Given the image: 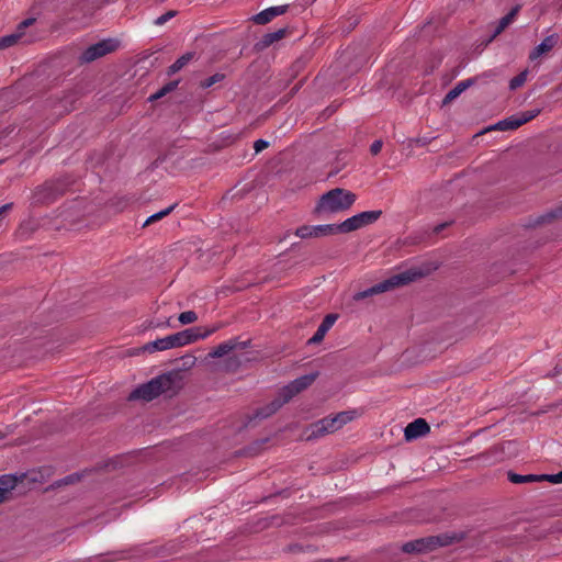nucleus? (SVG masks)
<instances>
[{
	"label": "nucleus",
	"mask_w": 562,
	"mask_h": 562,
	"mask_svg": "<svg viewBox=\"0 0 562 562\" xmlns=\"http://www.w3.org/2000/svg\"><path fill=\"white\" fill-rule=\"evenodd\" d=\"M182 389V375L180 370L165 372L150 381L138 385L127 396L128 401L142 400L150 402L161 394L175 396Z\"/></svg>",
	"instance_id": "obj_1"
},
{
	"label": "nucleus",
	"mask_w": 562,
	"mask_h": 562,
	"mask_svg": "<svg viewBox=\"0 0 562 562\" xmlns=\"http://www.w3.org/2000/svg\"><path fill=\"white\" fill-rule=\"evenodd\" d=\"M357 195L342 188H334L322 194L312 211L316 217L348 211L356 202Z\"/></svg>",
	"instance_id": "obj_2"
},
{
	"label": "nucleus",
	"mask_w": 562,
	"mask_h": 562,
	"mask_svg": "<svg viewBox=\"0 0 562 562\" xmlns=\"http://www.w3.org/2000/svg\"><path fill=\"white\" fill-rule=\"evenodd\" d=\"M425 276L424 271L419 268H412L401 273L394 274L382 282L372 285L363 291L356 292L352 295L355 302H359L373 295H378L387 291H392L396 288L407 285L414 281L422 279Z\"/></svg>",
	"instance_id": "obj_3"
},
{
	"label": "nucleus",
	"mask_w": 562,
	"mask_h": 562,
	"mask_svg": "<svg viewBox=\"0 0 562 562\" xmlns=\"http://www.w3.org/2000/svg\"><path fill=\"white\" fill-rule=\"evenodd\" d=\"M465 537L464 532L441 533L408 541L402 546V551L407 554H422L434 551L439 547L460 542Z\"/></svg>",
	"instance_id": "obj_4"
},
{
	"label": "nucleus",
	"mask_w": 562,
	"mask_h": 562,
	"mask_svg": "<svg viewBox=\"0 0 562 562\" xmlns=\"http://www.w3.org/2000/svg\"><path fill=\"white\" fill-rule=\"evenodd\" d=\"M69 177L49 180L35 188L32 195L33 205H44L53 203L56 199L64 195L72 184Z\"/></svg>",
	"instance_id": "obj_5"
},
{
	"label": "nucleus",
	"mask_w": 562,
	"mask_h": 562,
	"mask_svg": "<svg viewBox=\"0 0 562 562\" xmlns=\"http://www.w3.org/2000/svg\"><path fill=\"white\" fill-rule=\"evenodd\" d=\"M221 325L212 328L192 327L182 331L169 335L171 348L182 347L192 344L199 339H204L215 333Z\"/></svg>",
	"instance_id": "obj_6"
},
{
	"label": "nucleus",
	"mask_w": 562,
	"mask_h": 562,
	"mask_svg": "<svg viewBox=\"0 0 562 562\" xmlns=\"http://www.w3.org/2000/svg\"><path fill=\"white\" fill-rule=\"evenodd\" d=\"M382 215L381 210L374 211H364L358 213L339 224L341 234L351 233L353 231L360 229L364 226L373 224L376 222Z\"/></svg>",
	"instance_id": "obj_7"
},
{
	"label": "nucleus",
	"mask_w": 562,
	"mask_h": 562,
	"mask_svg": "<svg viewBox=\"0 0 562 562\" xmlns=\"http://www.w3.org/2000/svg\"><path fill=\"white\" fill-rule=\"evenodd\" d=\"M319 372L315 371L305 375H302L292 382H290L288 385L283 386L279 395L282 397V400L285 402H290L296 394L301 393L302 391L306 390L308 386H311L314 381L318 378Z\"/></svg>",
	"instance_id": "obj_8"
},
{
	"label": "nucleus",
	"mask_w": 562,
	"mask_h": 562,
	"mask_svg": "<svg viewBox=\"0 0 562 562\" xmlns=\"http://www.w3.org/2000/svg\"><path fill=\"white\" fill-rule=\"evenodd\" d=\"M336 234H341L339 224L302 225L295 231V235L302 239L321 238Z\"/></svg>",
	"instance_id": "obj_9"
},
{
	"label": "nucleus",
	"mask_w": 562,
	"mask_h": 562,
	"mask_svg": "<svg viewBox=\"0 0 562 562\" xmlns=\"http://www.w3.org/2000/svg\"><path fill=\"white\" fill-rule=\"evenodd\" d=\"M285 404V402L282 400V397L280 395H278L273 401H271L269 404L262 406V407H259L257 408L254 414H250V415H246L245 416V422L243 424V426L240 427L239 430H243L249 426H254L252 423L255 420H262V419H266L270 416H272L273 414H276L283 405Z\"/></svg>",
	"instance_id": "obj_10"
},
{
	"label": "nucleus",
	"mask_w": 562,
	"mask_h": 562,
	"mask_svg": "<svg viewBox=\"0 0 562 562\" xmlns=\"http://www.w3.org/2000/svg\"><path fill=\"white\" fill-rule=\"evenodd\" d=\"M117 44L113 40H103L90 45L79 57L81 64L91 63L115 50Z\"/></svg>",
	"instance_id": "obj_11"
},
{
	"label": "nucleus",
	"mask_w": 562,
	"mask_h": 562,
	"mask_svg": "<svg viewBox=\"0 0 562 562\" xmlns=\"http://www.w3.org/2000/svg\"><path fill=\"white\" fill-rule=\"evenodd\" d=\"M339 429L338 425L336 424V419L334 416H327L324 417L315 423H312L307 431L310 434L306 436V440H314L319 437H323L327 434H333Z\"/></svg>",
	"instance_id": "obj_12"
},
{
	"label": "nucleus",
	"mask_w": 562,
	"mask_h": 562,
	"mask_svg": "<svg viewBox=\"0 0 562 562\" xmlns=\"http://www.w3.org/2000/svg\"><path fill=\"white\" fill-rule=\"evenodd\" d=\"M429 431L430 427L426 419L417 418L405 427L404 437L406 441H412L426 436Z\"/></svg>",
	"instance_id": "obj_13"
},
{
	"label": "nucleus",
	"mask_w": 562,
	"mask_h": 562,
	"mask_svg": "<svg viewBox=\"0 0 562 562\" xmlns=\"http://www.w3.org/2000/svg\"><path fill=\"white\" fill-rule=\"evenodd\" d=\"M289 9V5L270 7L251 16V21L258 25H265L272 21L276 16L284 14Z\"/></svg>",
	"instance_id": "obj_14"
},
{
	"label": "nucleus",
	"mask_w": 562,
	"mask_h": 562,
	"mask_svg": "<svg viewBox=\"0 0 562 562\" xmlns=\"http://www.w3.org/2000/svg\"><path fill=\"white\" fill-rule=\"evenodd\" d=\"M338 315L337 314H327L324 319L322 321L321 325L318 326L315 334L307 340V345H316L323 341L326 333L331 328V326L337 321Z\"/></svg>",
	"instance_id": "obj_15"
},
{
	"label": "nucleus",
	"mask_w": 562,
	"mask_h": 562,
	"mask_svg": "<svg viewBox=\"0 0 562 562\" xmlns=\"http://www.w3.org/2000/svg\"><path fill=\"white\" fill-rule=\"evenodd\" d=\"M562 218V205L558 206L549 212H546L542 215H539L535 218H529L528 223L525 225L526 227H538L544 224L552 223L554 220Z\"/></svg>",
	"instance_id": "obj_16"
},
{
	"label": "nucleus",
	"mask_w": 562,
	"mask_h": 562,
	"mask_svg": "<svg viewBox=\"0 0 562 562\" xmlns=\"http://www.w3.org/2000/svg\"><path fill=\"white\" fill-rule=\"evenodd\" d=\"M288 27L280 29L276 32L265 34L254 46L256 52H262L273 43L282 40L288 34Z\"/></svg>",
	"instance_id": "obj_17"
},
{
	"label": "nucleus",
	"mask_w": 562,
	"mask_h": 562,
	"mask_svg": "<svg viewBox=\"0 0 562 562\" xmlns=\"http://www.w3.org/2000/svg\"><path fill=\"white\" fill-rule=\"evenodd\" d=\"M476 81V78H469L467 80L460 81L452 88L443 98L442 106L449 104L454 99H457L464 90L473 86Z\"/></svg>",
	"instance_id": "obj_18"
},
{
	"label": "nucleus",
	"mask_w": 562,
	"mask_h": 562,
	"mask_svg": "<svg viewBox=\"0 0 562 562\" xmlns=\"http://www.w3.org/2000/svg\"><path fill=\"white\" fill-rule=\"evenodd\" d=\"M558 43V37L555 35L547 36L538 46L533 48L530 53L529 58L531 60L537 59L542 54L550 52Z\"/></svg>",
	"instance_id": "obj_19"
},
{
	"label": "nucleus",
	"mask_w": 562,
	"mask_h": 562,
	"mask_svg": "<svg viewBox=\"0 0 562 562\" xmlns=\"http://www.w3.org/2000/svg\"><path fill=\"white\" fill-rule=\"evenodd\" d=\"M195 53L188 52L180 56L172 65L167 68V76H173L179 72L182 68H184L192 59H194Z\"/></svg>",
	"instance_id": "obj_20"
},
{
	"label": "nucleus",
	"mask_w": 562,
	"mask_h": 562,
	"mask_svg": "<svg viewBox=\"0 0 562 562\" xmlns=\"http://www.w3.org/2000/svg\"><path fill=\"white\" fill-rule=\"evenodd\" d=\"M518 127H520L518 116L513 115L487 127L485 131H514Z\"/></svg>",
	"instance_id": "obj_21"
},
{
	"label": "nucleus",
	"mask_w": 562,
	"mask_h": 562,
	"mask_svg": "<svg viewBox=\"0 0 562 562\" xmlns=\"http://www.w3.org/2000/svg\"><path fill=\"white\" fill-rule=\"evenodd\" d=\"M19 479L15 475L4 474L0 476V492L3 490V497L8 501L11 495V491L16 486Z\"/></svg>",
	"instance_id": "obj_22"
},
{
	"label": "nucleus",
	"mask_w": 562,
	"mask_h": 562,
	"mask_svg": "<svg viewBox=\"0 0 562 562\" xmlns=\"http://www.w3.org/2000/svg\"><path fill=\"white\" fill-rule=\"evenodd\" d=\"M238 345L231 340H227L225 342L220 344L217 347H215L210 353V358H222L226 355H228L231 351L237 350Z\"/></svg>",
	"instance_id": "obj_23"
},
{
	"label": "nucleus",
	"mask_w": 562,
	"mask_h": 562,
	"mask_svg": "<svg viewBox=\"0 0 562 562\" xmlns=\"http://www.w3.org/2000/svg\"><path fill=\"white\" fill-rule=\"evenodd\" d=\"M167 349H171L169 336L147 342L143 347V350L147 352L164 351Z\"/></svg>",
	"instance_id": "obj_24"
},
{
	"label": "nucleus",
	"mask_w": 562,
	"mask_h": 562,
	"mask_svg": "<svg viewBox=\"0 0 562 562\" xmlns=\"http://www.w3.org/2000/svg\"><path fill=\"white\" fill-rule=\"evenodd\" d=\"M507 476L508 480L515 484L540 482L539 474L522 475L514 472H508Z\"/></svg>",
	"instance_id": "obj_25"
},
{
	"label": "nucleus",
	"mask_w": 562,
	"mask_h": 562,
	"mask_svg": "<svg viewBox=\"0 0 562 562\" xmlns=\"http://www.w3.org/2000/svg\"><path fill=\"white\" fill-rule=\"evenodd\" d=\"M23 37V32H14L0 38V49H5L19 43Z\"/></svg>",
	"instance_id": "obj_26"
},
{
	"label": "nucleus",
	"mask_w": 562,
	"mask_h": 562,
	"mask_svg": "<svg viewBox=\"0 0 562 562\" xmlns=\"http://www.w3.org/2000/svg\"><path fill=\"white\" fill-rule=\"evenodd\" d=\"M357 416V412L355 409L352 411H344L338 414H336L334 417L336 419V424L338 425L339 429L345 426L347 423L355 419Z\"/></svg>",
	"instance_id": "obj_27"
},
{
	"label": "nucleus",
	"mask_w": 562,
	"mask_h": 562,
	"mask_svg": "<svg viewBox=\"0 0 562 562\" xmlns=\"http://www.w3.org/2000/svg\"><path fill=\"white\" fill-rule=\"evenodd\" d=\"M83 476V474L81 473H72V474H69L67 476H65L64 479H60L56 482H54L49 488H56V487H60L63 485H70V484H75L77 482H79L81 480V477Z\"/></svg>",
	"instance_id": "obj_28"
},
{
	"label": "nucleus",
	"mask_w": 562,
	"mask_h": 562,
	"mask_svg": "<svg viewBox=\"0 0 562 562\" xmlns=\"http://www.w3.org/2000/svg\"><path fill=\"white\" fill-rule=\"evenodd\" d=\"M512 21L507 18V15L503 16L497 26L495 27L492 35L486 40L485 45H488L496 36H498L509 24Z\"/></svg>",
	"instance_id": "obj_29"
},
{
	"label": "nucleus",
	"mask_w": 562,
	"mask_h": 562,
	"mask_svg": "<svg viewBox=\"0 0 562 562\" xmlns=\"http://www.w3.org/2000/svg\"><path fill=\"white\" fill-rule=\"evenodd\" d=\"M250 191V189H240V190H236L235 188L233 189H229L228 191H226L222 198V201H226V200H241L248 192Z\"/></svg>",
	"instance_id": "obj_30"
},
{
	"label": "nucleus",
	"mask_w": 562,
	"mask_h": 562,
	"mask_svg": "<svg viewBox=\"0 0 562 562\" xmlns=\"http://www.w3.org/2000/svg\"><path fill=\"white\" fill-rule=\"evenodd\" d=\"M269 439L266 438L263 440H259V441H255L254 443H251L250 446H248L247 448L240 450L238 453L240 456H255L257 453H259L260 449H261V446L263 443H266Z\"/></svg>",
	"instance_id": "obj_31"
},
{
	"label": "nucleus",
	"mask_w": 562,
	"mask_h": 562,
	"mask_svg": "<svg viewBox=\"0 0 562 562\" xmlns=\"http://www.w3.org/2000/svg\"><path fill=\"white\" fill-rule=\"evenodd\" d=\"M176 206H177V204H172L171 206H169V207H167V209H165V210H162L160 212H157V213L153 214L151 216H149L145 221L143 226L145 227V226H147V225H149V224H151V223H154L156 221H159V220L164 218L165 216L169 215L173 211V209Z\"/></svg>",
	"instance_id": "obj_32"
},
{
	"label": "nucleus",
	"mask_w": 562,
	"mask_h": 562,
	"mask_svg": "<svg viewBox=\"0 0 562 562\" xmlns=\"http://www.w3.org/2000/svg\"><path fill=\"white\" fill-rule=\"evenodd\" d=\"M541 110L540 109H533V110H529V111H525L522 113H520L518 116V122H519V125H524L526 123H528L529 121L533 120L535 117H537L539 114H540Z\"/></svg>",
	"instance_id": "obj_33"
},
{
	"label": "nucleus",
	"mask_w": 562,
	"mask_h": 562,
	"mask_svg": "<svg viewBox=\"0 0 562 562\" xmlns=\"http://www.w3.org/2000/svg\"><path fill=\"white\" fill-rule=\"evenodd\" d=\"M224 78H225L224 74L216 72L213 76L202 80L200 82V88L207 89V88L212 87L213 85L224 80Z\"/></svg>",
	"instance_id": "obj_34"
},
{
	"label": "nucleus",
	"mask_w": 562,
	"mask_h": 562,
	"mask_svg": "<svg viewBox=\"0 0 562 562\" xmlns=\"http://www.w3.org/2000/svg\"><path fill=\"white\" fill-rule=\"evenodd\" d=\"M527 74H528V71L524 70L520 74H518L517 76H515L514 78H512L509 81V89L516 90L519 87H521L527 80Z\"/></svg>",
	"instance_id": "obj_35"
},
{
	"label": "nucleus",
	"mask_w": 562,
	"mask_h": 562,
	"mask_svg": "<svg viewBox=\"0 0 562 562\" xmlns=\"http://www.w3.org/2000/svg\"><path fill=\"white\" fill-rule=\"evenodd\" d=\"M198 319V315L194 311H187L179 315L178 321L182 325L194 323Z\"/></svg>",
	"instance_id": "obj_36"
},
{
	"label": "nucleus",
	"mask_w": 562,
	"mask_h": 562,
	"mask_svg": "<svg viewBox=\"0 0 562 562\" xmlns=\"http://www.w3.org/2000/svg\"><path fill=\"white\" fill-rule=\"evenodd\" d=\"M106 157L103 153H93L90 157L88 162L92 168H97L99 166H102L105 161Z\"/></svg>",
	"instance_id": "obj_37"
},
{
	"label": "nucleus",
	"mask_w": 562,
	"mask_h": 562,
	"mask_svg": "<svg viewBox=\"0 0 562 562\" xmlns=\"http://www.w3.org/2000/svg\"><path fill=\"white\" fill-rule=\"evenodd\" d=\"M540 482H550L553 484L562 483V470L557 474H539Z\"/></svg>",
	"instance_id": "obj_38"
},
{
	"label": "nucleus",
	"mask_w": 562,
	"mask_h": 562,
	"mask_svg": "<svg viewBox=\"0 0 562 562\" xmlns=\"http://www.w3.org/2000/svg\"><path fill=\"white\" fill-rule=\"evenodd\" d=\"M178 14V11L176 10H169L167 11L165 14L158 16L156 20H155V24L156 25H162L165 24L166 22H168L169 20H171L172 18H175L176 15Z\"/></svg>",
	"instance_id": "obj_39"
},
{
	"label": "nucleus",
	"mask_w": 562,
	"mask_h": 562,
	"mask_svg": "<svg viewBox=\"0 0 562 562\" xmlns=\"http://www.w3.org/2000/svg\"><path fill=\"white\" fill-rule=\"evenodd\" d=\"M179 83H180V79H176V80L169 81L164 87H161L160 89H161L164 95L175 91L178 88Z\"/></svg>",
	"instance_id": "obj_40"
},
{
	"label": "nucleus",
	"mask_w": 562,
	"mask_h": 562,
	"mask_svg": "<svg viewBox=\"0 0 562 562\" xmlns=\"http://www.w3.org/2000/svg\"><path fill=\"white\" fill-rule=\"evenodd\" d=\"M179 83H180V79H176V80L169 81L164 87H161L160 89H161L164 95L175 91L178 88Z\"/></svg>",
	"instance_id": "obj_41"
},
{
	"label": "nucleus",
	"mask_w": 562,
	"mask_h": 562,
	"mask_svg": "<svg viewBox=\"0 0 562 562\" xmlns=\"http://www.w3.org/2000/svg\"><path fill=\"white\" fill-rule=\"evenodd\" d=\"M179 83H180V79H176V80L169 81L164 87H161L160 89H161L164 95L175 91L178 88Z\"/></svg>",
	"instance_id": "obj_42"
},
{
	"label": "nucleus",
	"mask_w": 562,
	"mask_h": 562,
	"mask_svg": "<svg viewBox=\"0 0 562 562\" xmlns=\"http://www.w3.org/2000/svg\"><path fill=\"white\" fill-rule=\"evenodd\" d=\"M285 551L289 553H301L304 552V544L301 543H290L286 546Z\"/></svg>",
	"instance_id": "obj_43"
},
{
	"label": "nucleus",
	"mask_w": 562,
	"mask_h": 562,
	"mask_svg": "<svg viewBox=\"0 0 562 562\" xmlns=\"http://www.w3.org/2000/svg\"><path fill=\"white\" fill-rule=\"evenodd\" d=\"M35 22V19L34 18H27L25 19L24 21L20 22L18 27H16V32H23L24 33V30L26 27H29L30 25H32L33 23Z\"/></svg>",
	"instance_id": "obj_44"
},
{
	"label": "nucleus",
	"mask_w": 562,
	"mask_h": 562,
	"mask_svg": "<svg viewBox=\"0 0 562 562\" xmlns=\"http://www.w3.org/2000/svg\"><path fill=\"white\" fill-rule=\"evenodd\" d=\"M269 146V143L265 139H257L254 144V149L256 153H260Z\"/></svg>",
	"instance_id": "obj_45"
},
{
	"label": "nucleus",
	"mask_w": 562,
	"mask_h": 562,
	"mask_svg": "<svg viewBox=\"0 0 562 562\" xmlns=\"http://www.w3.org/2000/svg\"><path fill=\"white\" fill-rule=\"evenodd\" d=\"M382 146H383L382 140H380V139L374 140V142L372 143V145L370 146V153H371L372 155H378V154L381 151Z\"/></svg>",
	"instance_id": "obj_46"
},
{
	"label": "nucleus",
	"mask_w": 562,
	"mask_h": 562,
	"mask_svg": "<svg viewBox=\"0 0 562 562\" xmlns=\"http://www.w3.org/2000/svg\"><path fill=\"white\" fill-rule=\"evenodd\" d=\"M79 98V93L77 91H71L69 92L67 95H65L64 98V102L67 104V103H72L75 102L77 99Z\"/></svg>",
	"instance_id": "obj_47"
},
{
	"label": "nucleus",
	"mask_w": 562,
	"mask_h": 562,
	"mask_svg": "<svg viewBox=\"0 0 562 562\" xmlns=\"http://www.w3.org/2000/svg\"><path fill=\"white\" fill-rule=\"evenodd\" d=\"M561 404H562V401H561V402H558V403L550 404V405H548L546 408H543V409H541V411L537 412L535 415H541V414H544V413H547V412H549V411L555 409V408H558Z\"/></svg>",
	"instance_id": "obj_48"
},
{
	"label": "nucleus",
	"mask_w": 562,
	"mask_h": 562,
	"mask_svg": "<svg viewBox=\"0 0 562 562\" xmlns=\"http://www.w3.org/2000/svg\"><path fill=\"white\" fill-rule=\"evenodd\" d=\"M521 5L520 4H517L515 5L506 15L507 18L513 22L515 16L518 14L519 10H520Z\"/></svg>",
	"instance_id": "obj_49"
},
{
	"label": "nucleus",
	"mask_w": 562,
	"mask_h": 562,
	"mask_svg": "<svg viewBox=\"0 0 562 562\" xmlns=\"http://www.w3.org/2000/svg\"><path fill=\"white\" fill-rule=\"evenodd\" d=\"M521 5L520 4H517L515 5L506 15L507 18L513 22L515 16L518 14L519 10H520Z\"/></svg>",
	"instance_id": "obj_50"
},
{
	"label": "nucleus",
	"mask_w": 562,
	"mask_h": 562,
	"mask_svg": "<svg viewBox=\"0 0 562 562\" xmlns=\"http://www.w3.org/2000/svg\"><path fill=\"white\" fill-rule=\"evenodd\" d=\"M521 5L520 4H517L515 5L506 15L507 18L513 22L515 16L518 14L519 10H520Z\"/></svg>",
	"instance_id": "obj_51"
},
{
	"label": "nucleus",
	"mask_w": 562,
	"mask_h": 562,
	"mask_svg": "<svg viewBox=\"0 0 562 562\" xmlns=\"http://www.w3.org/2000/svg\"><path fill=\"white\" fill-rule=\"evenodd\" d=\"M232 341L235 342L236 345H238L237 349H241V350L250 347V344H251L250 340L239 341L238 338H234V339H232Z\"/></svg>",
	"instance_id": "obj_52"
},
{
	"label": "nucleus",
	"mask_w": 562,
	"mask_h": 562,
	"mask_svg": "<svg viewBox=\"0 0 562 562\" xmlns=\"http://www.w3.org/2000/svg\"><path fill=\"white\" fill-rule=\"evenodd\" d=\"M562 372V367L560 363H558L553 370L548 374L549 378H555Z\"/></svg>",
	"instance_id": "obj_53"
},
{
	"label": "nucleus",
	"mask_w": 562,
	"mask_h": 562,
	"mask_svg": "<svg viewBox=\"0 0 562 562\" xmlns=\"http://www.w3.org/2000/svg\"><path fill=\"white\" fill-rule=\"evenodd\" d=\"M450 225L449 222H445V223H441V224H438L434 227V233L435 234H439L441 233L445 228H447L448 226Z\"/></svg>",
	"instance_id": "obj_54"
},
{
	"label": "nucleus",
	"mask_w": 562,
	"mask_h": 562,
	"mask_svg": "<svg viewBox=\"0 0 562 562\" xmlns=\"http://www.w3.org/2000/svg\"><path fill=\"white\" fill-rule=\"evenodd\" d=\"M305 61L303 60V58H299L294 61L293 64V68H295L296 70L301 69L303 66H304Z\"/></svg>",
	"instance_id": "obj_55"
},
{
	"label": "nucleus",
	"mask_w": 562,
	"mask_h": 562,
	"mask_svg": "<svg viewBox=\"0 0 562 562\" xmlns=\"http://www.w3.org/2000/svg\"><path fill=\"white\" fill-rule=\"evenodd\" d=\"M429 138L427 137H418L415 139L416 144L420 145V146H425L429 143Z\"/></svg>",
	"instance_id": "obj_56"
},
{
	"label": "nucleus",
	"mask_w": 562,
	"mask_h": 562,
	"mask_svg": "<svg viewBox=\"0 0 562 562\" xmlns=\"http://www.w3.org/2000/svg\"><path fill=\"white\" fill-rule=\"evenodd\" d=\"M13 207V203H7L0 207V215L10 211Z\"/></svg>",
	"instance_id": "obj_57"
},
{
	"label": "nucleus",
	"mask_w": 562,
	"mask_h": 562,
	"mask_svg": "<svg viewBox=\"0 0 562 562\" xmlns=\"http://www.w3.org/2000/svg\"><path fill=\"white\" fill-rule=\"evenodd\" d=\"M317 548L313 544H306L304 546V552L314 553L316 552Z\"/></svg>",
	"instance_id": "obj_58"
},
{
	"label": "nucleus",
	"mask_w": 562,
	"mask_h": 562,
	"mask_svg": "<svg viewBox=\"0 0 562 562\" xmlns=\"http://www.w3.org/2000/svg\"><path fill=\"white\" fill-rule=\"evenodd\" d=\"M165 160V156H159L155 161L151 164V168H156Z\"/></svg>",
	"instance_id": "obj_59"
},
{
	"label": "nucleus",
	"mask_w": 562,
	"mask_h": 562,
	"mask_svg": "<svg viewBox=\"0 0 562 562\" xmlns=\"http://www.w3.org/2000/svg\"><path fill=\"white\" fill-rule=\"evenodd\" d=\"M186 358H187V361L184 362V364H189V366L194 364V362H195V358L194 357L188 356Z\"/></svg>",
	"instance_id": "obj_60"
},
{
	"label": "nucleus",
	"mask_w": 562,
	"mask_h": 562,
	"mask_svg": "<svg viewBox=\"0 0 562 562\" xmlns=\"http://www.w3.org/2000/svg\"><path fill=\"white\" fill-rule=\"evenodd\" d=\"M347 558L346 557H342V558H339L337 561L333 560V559H329V560H325L324 562H344L346 561Z\"/></svg>",
	"instance_id": "obj_61"
},
{
	"label": "nucleus",
	"mask_w": 562,
	"mask_h": 562,
	"mask_svg": "<svg viewBox=\"0 0 562 562\" xmlns=\"http://www.w3.org/2000/svg\"><path fill=\"white\" fill-rule=\"evenodd\" d=\"M160 99L156 93L151 94L149 98H148V101L153 102V101H156Z\"/></svg>",
	"instance_id": "obj_62"
},
{
	"label": "nucleus",
	"mask_w": 562,
	"mask_h": 562,
	"mask_svg": "<svg viewBox=\"0 0 562 562\" xmlns=\"http://www.w3.org/2000/svg\"><path fill=\"white\" fill-rule=\"evenodd\" d=\"M160 99L156 93L151 94L149 98H148V101L153 102V101H156Z\"/></svg>",
	"instance_id": "obj_63"
},
{
	"label": "nucleus",
	"mask_w": 562,
	"mask_h": 562,
	"mask_svg": "<svg viewBox=\"0 0 562 562\" xmlns=\"http://www.w3.org/2000/svg\"><path fill=\"white\" fill-rule=\"evenodd\" d=\"M8 499L5 497H3V491L0 492V504L7 502Z\"/></svg>",
	"instance_id": "obj_64"
}]
</instances>
